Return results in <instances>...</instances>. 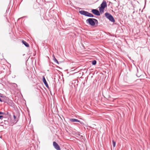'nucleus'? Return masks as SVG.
Returning a JSON list of instances; mask_svg holds the SVG:
<instances>
[{
    "mask_svg": "<svg viewBox=\"0 0 150 150\" xmlns=\"http://www.w3.org/2000/svg\"><path fill=\"white\" fill-rule=\"evenodd\" d=\"M86 22L92 26L95 25V24H97L98 23L97 20L93 18H89L87 19L86 20Z\"/></svg>",
    "mask_w": 150,
    "mask_h": 150,
    "instance_id": "f257e3e1",
    "label": "nucleus"
},
{
    "mask_svg": "<svg viewBox=\"0 0 150 150\" xmlns=\"http://www.w3.org/2000/svg\"><path fill=\"white\" fill-rule=\"evenodd\" d=\"M105 15L106 17L108 18L111 21L114 22H115V20L113 16L109 13H105Z\"/></svg>",
    "mask_w": 150,
    "mask_h": 150,
    "instance_id": "f03ea898",
    "label": "nucleus"
},
{
    "mask_svg": "<svg viewBox=\"0 0 150 150\" xmlns=\"http://www.w3.org/2000/svg\"><path fill=\"white\" fill-rule=\"evenodd\" d=\"M53 145L54 148L57 150H60V147L56 142H53Z\"/></svg>",
    "mask_w": 150,
    "mask_h": 150,
    "instance_id": "7ed1b4c3",
    "label": "nucleus"
},
{
    "mask_svg": "<svg viewBox=\"0 0 150 150\" xmlns=\"http://www.w3.org/2000/svg\"><path fill=\"white\" fill-rule=\"evenodd\" d=\"M92 12L93 14L97 16H100V15L99 11L96 9H92Z\"/></svg>",
    "mask_w": 150,
    "mask_h": 150,
    "instance_id": "20e7f679",
    "label": "nucleus"
},
{
    "mask_svg": "<svg viewBox=\"0 0 150 150\" xmlns=\"http://www.w3.org/2000/svg\"><path fill=\"white\" fill-rule=\"evenodd\" d=\"M79 12L81 14L84 15L86 16H87V14L88 12L84 11H80Z\"/></svg>",
    "mask_w": 150,
    "mask_h": 150,
    "instance_id": "39448f33",
    "label": "nucleus"
},
{
    "mask_svg": "<svg viewBox=\"0 0 150 150\" xmlns=\"http://www.w3.org/2000/svg\"><path fill=\"white\" fill-rule=\"evenodd\" d=\"M107 6V3L105 1H103L101 4V6L103 8H104L105 7Z\"/></svg>",
    "mask_w": 150,
    "mask_h": 150,
    "instance_id": "423d86ee",
    "label": "nucleus"
},
{
    "mask_svg": "<svg viewBox=\"0 0 150 150\" xmlns=\"http://www.w3.org/2000/svg\"><path fill=\"white\" fill-rule=\"evenodd\" d=\"M42 79H43V82L45 84V85L48 88V85L47 83L46 82V80L45 79V78L44 76H43V77L42 78Z\"/></svg>",
    "mask_w": 150,
    "mask_h": 150,
    "instance_id": "0eeeda50",
    "label": "nucleus"
},
{
    "mask_svg": "<svg viewBox=\"0 0 150 150\" xmlns=\"http://www.w3.org/2000/svg\"><path fill=\"white\" fill-rule=\"evenodd\" d=\"M22 42L23 44L26 47H28L29 46V45L25 41L23 40Z\"/></svg>",
    "mask_w": 150,
    "mask_h": 150,
    "instance_id": "6e6552de",
    "label": "nucleus"
},
{
    "mask_svg": "<svg viewBox=\"0 0 150 150\" xmlns=\"http://www.w3.org/2000/svg\"><path fill=\"white\" fill-rule=\"evenodd\" d=\"M70 120L71 121L73 122H80V121L79 120L76 119H70Z\"/></svg>",
    "mask_w": 150,
    "mask_h": 150,
    "instance_id": "1a4fd4ad",
    "label": "nucleus"
},
{
    "mask_svg": "<svg viewBox=\"0 0 150 150\" xmlns=\"http://www.w3.org/2000/svg\"><path fill=\"white\" fill-rule=\"evenodd\" d=\"M53 60H54V61L56 63H57V64H59V62L57 60V59H56V58H55L54 55H53Z\"/></svg>",
    "mask_w": 150,
    "mask_h": 150,
    "instance_id": "9d476101",
    "label": "nucleus"
},
{
    "mask_svg": "<svg viewBox=\"0 0 150 150\" xmlns=\"http://www.w3.org/2000/svg\"><path fill=\"white\" fill-rule=\"evenodd\" d=\"M87 16H88L90 17H93V16L91 13L88 12V13L87 14Z\"/></svg>",
    "mask_w": 150,
    "mask_h": 150,
    "instance_id": "9b49d317",
    "label": "nucleus"
},
{
    "mask_svg": "<svg viewBox=\"0 0 150 150\" xmlns=\"http://www.w3.org/2000/svg\"><path fill=\"white\" fill-rule=\"evenodd\" d=\"M104 9V8H102L101 7H100L99 8V10L100 12H103V11Z\"/></svg>",
    "mask_w": 150,
    "mask_h": 150,
    "instance_id": "f8f14e48",
    "label": "nucleus"
},
{
    "mask_svg": "<svg viewBox=\"0 0 150 150\" xmlns=\"http://www.w3.org/2000/svg\"><path fill=\"white\" fill-rule=\"evenodd\" d=\"M112 142L113 146L114 147H115V146L116 142L113 140H112Z\"/></svg>",
    "mask_w": 150,
    "mask_h": 150,
    "instance_id": "ddd939ff",
    "label": "nucleus"
},
{
    "mask_svg": "<svg viewBox=\"0 0 150 150\" xmlns=\"http://www.w3.org/2000/svg\"><path fill=\"white\" fill-rule=\"evenodd\" d=\"M92 63L93 65H95L96 64V60H93V61H92Z\"/></svg>",
    "mask_w": 150,
    "mask_h": 150,
    "instance_id": "4468645a",
    "label": "nucleus"
},
{
    "mask_svg": "<svg viewBox=\"0 0 150 150\" xmlns=\"http://www.w3.org/2000/svg\"><path fill=\"white\" fill-rule=\"evenodd\" d=\"M4 113L2 112H0V115L4 114Z\"/></svg>",
    "mask_w": 150,
    "mask_h": 150,
    "instance_id": "2eb2a0df",
    "label": "nucleus"
},
{
    "mask_svg": "<svg viewBox=\"0 0 150 150\" xmlns=\"http://www.w3.org/2000/svg\"><path fill=\"white\" fill-rule=\"evenodd\" d=\"M13 117L14 119H16V116L15 115H13Z\"/></svg>",
    "mask_w": 150,
    "mask_h": 150,
    "instance_id": "dca6fc26",
    "label": "nucleus"
},
{
    "mask_svg": "<svg viewBox=\"0 0 150 150\" xmlns=\"http://www.w3.org/2000/svg\"><path fill=\"white\" fill-rule=\"evenodd\" d=\"M3 116L2 115H0V119L3 117Z\"/></svg>",
    "mask_w": 150,
    "mask_h": 150,
    "instance_id": "f3484780",
    "label": "nucleus"
},
{
    "mask_svg": "<svg viewBox=\"0 0 150 150\" xmlns=\"http://www.w3.org/2000/svg\"><path fill=\"white\" fill-rule=\"evenodd\" d=\"M80 123L81 124H83V123L82 122H80Z\"/></svg>",
    "mask_w": 150,
    "mask_h": 150,
    "instance_id": "a211bd4d",
    "label": "nucleus"
}]
</instances>
